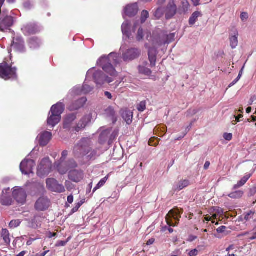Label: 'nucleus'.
I'll return each mask as SVG.
<instances>
[{"instance_id":"4468645a","label":"nucleus","mask_w":256,"mask_h":256,"mask_svg":"<svg viewBox=\"0 0 256 256\" xmlns=\"http://www.w3.org/2000/svg\"><path fill=\"white\" fill-rule=\"evenodd\" d=\"M180 212L178 210H173L170 211L166 217V221L170 226H175L177 221L179 220Z\"/></svg>"},{"instance_id":"b1692460","label":"nucleus","mask_w":256,"mask_h":256,"mask_svg":"<svg viewBox=\"0 0 256 256\" xmlns=\"http://www.w3.org/2000/svg\"><path fill=\"white\" fill-rule=\"evenodd\" d=\"M22 30L26 35L34 34L40 31L39 28L34 24H28L24 25Z\"/></svg>"},{"instance_id":"0eeeda50","label":"nucleus","mask_w":256,"mask_h":256,"mask_svg":"<svg viewBox=\"0 0 256 256\" xmlns=\"http://www.w3.org/2000/svg\"><path fill=\"white\" fill-rule=\"evenodd\" d=\"M52 162L48 158H43L38 166L37 174L41 178H44L47 176L51 172Z\"/></svg>"},{"instance_id":"4d7b16f0","label":"nucleus","mask_w":256,"mask_h":256,"mask_svg":"<svg viewBox=\"0 0 256 256\" xmlns=\"http://www.w3.org/2000/svg\"><path fill=\"white\" fill-rule=\"evenodd\" d=\"M33 4L30 2H26L24 4V7L26 9H30Z\"/></svg>"},{"instance_id":"49530a36","label":"nucleus","mask_w":256,"mask_h":256,"mask_svg":"<svg viewBox=\"0 0 256 256\" xmlns=\"http://www.w3.org/2000/svg\"><path fill=\"white\" fill-rule=\"evenodd\" d=\"M84 200H82L78 203L76 204L75 206L72 210V213L74 214L76 212L80 206L84 202Z\"/></svg>"},{"instance_id":"f03ea898","label":"nucleus","mask_w":256,"mask_h":256,"mask_svg":"<svg viewBox=\"0 0 256 256\" xmlns=\"http://www.w3.org/2000/svg\"><path fill=\"white\" fill-rule=\"evenodd\" d=\"M174 37L175 34L174 33L168 34L163 32L158 33V36L154 35L153 36H150L152 46H148V44H146V46L148 48V58L152 67L156 65V49L163 45L168 44L174 40Z\"/></svg>"},{"instance_id":"6e6d98bb","label":"nucleus","mask_w":256,"mask_h":256,"mask_svg":"<svg viewBox=\"0 0 256 256\" xmlns=\"http://www.w3.org/2000/svg\"><path fill=\"white\" fill-rule=\"evenodd\" d=\"M67 243V241H58L56 244V246H64Z\"/></svg>"},{"instance_id":"f3484780","label":"nucleus","mask_w":256,"mask_h":256,"mask_svg":"<svg viewBox=\"0 0 256 256\" xmlns=\"http://www.w3.org/2000/svg\"><path fill=\"white\" fill-rule=\"evenodd\" d=\"M164 8V14L166 19L172 18L176 14L177 6L174 4V0H170L167 6Z\"/></svg>"},{"instance_id":"e2e57ef3","label":"nucleus","mask_w":256,"mask_h":256,"mask_svg":"<svg viewBox=\"0 0 256 256\" xmlns=\"http://www.w3.org/2000/svg\"><path fill=\"white\" fill-rule=\"evenodd\" d=\"M68 202L70 203V204H72L74 202V196L72 195H70L69 196H68Z\"/></svg>"},{"instance_id":"6ab92c4d","label":"nucleus","mask_w":256,"mask_h":256,"mask_svg":"<svg viewBox=\"0 0 256 256\" xmlns=\"http://www.w3.org/2000/svg\"><path fill=\"white\" fill-rule=\"evenodd\" d=\"M76 119V115L74 114L67 116L64 122V128L71 130L72 132L76 131L75 127L76 124L74 122Z\"/></svg>"},{"instance_id":"7c9ffc66","label":"nucleus","mask_w":256,"mask_h":256,"mask_svg":"<svg viewBox=\"0 0 256 256\" xmlns=\"http://www.w3.org/2000/svg\"><path fill=\"white\" fill-rule=\"evenodd\" d=\"M251 176L250 174H246L237 184L234 186V189H236L244 186Z\"/></svg>"},{"instance_id":"a18cd8bd","label":"nucleus","mask_w":256,"mask_h":256,"mask_svg":"<svg viewBox=\"0 0 256 256\" xmlns=\"http://www.w3.org/2000/svg\"><path fill=\"white\" fill-rule=\"evenodd\" d=\"M20 224L21 221L20 220H12L10 222L9 226L10 228H14L18 227Z\"/></svg>"},{"instance_id":"37998d69","label":"nucleus","mask_w":256,"mask_h":256,"mask_svg":"<svg viewBox=\"0 0 256 256\" xmlns=\"http://www.w3.org/2000/svg\"><path fill=\"white\" fill-rule=\"evenodd\" d=\"M114 108L111 106H109L104 110V114L108 117H112V118H114Z\"/></svg>"},{"instance_id":"423d86ee","label":"nucleus","mask_w":256,"mask_h":256,"mask_svg":"<svg viewBox=\"0 0 256 256\" xmlns=\"http://www.w3.org/2000/svg\"><path fill=\"white\" fill-rule=\"evenodd\" d=\"M0 77L5 80L16 78V68L12 67L6 62L0 64Z\"/></svg>"},{"instance_id":"69168bd1","label":"nucleus","mask_w":256,"mask_h":256,"mask_svg":"<svg viewBox=\"0 0 256 256\" xmlns=\"http://www.w3.org/2000/svg\"><path fill=\"white\" fill-rule=\"evenodd\" d=\"M37 239H38V238H30V240L27 242H26V244H27L28 246H30V245H31V244H32V242H34V241H35L36 240H37Z\"/></svg>"},{"instance_id":"c756f323","label":"nucleus","mask_w":256,"mask_h":256,"mask_svg":"<svg viewBox=\"0 0 256 256\" xmlns=\"http://www.w3.org/2000/svg\"><path fill=\"white\" fill-rule=\"evenodd\" d=\"M1 236L6 246L9 245L10 242V239L8 230L6 229L2 228L1 231Z\"/></svg>"},{"instance_id":"bf43d9fd","label":"nucleus","mask_w":256,"mask_h":256,"mask_svg":"<svg viewBox=\"0 0 256 256\" xmlns=\"http://www.w3.org/2000/svg\"><path fill=\"white\" fill-rule=\"evenodd\" d=\"M104 96L109 100H112V94L108 92H105L104 93Z\"/></svg>"},{"instance_id":"5fc2aeb1","label":"nucleus","mask_w":256,"mask_h":256,"mask_svg":"<svg viewBox=\"0 0 256 256\" xmlns=\"http://www.w3.org/2000/svg\"><path fill=\"white\" fill-rule=\"evenodd\" d=\"M224 138L226 140H230L232 138V134L225 133L224 134Z\"/></svg>"},{"instance_id":"dca6fc26","label":"nucleus","mask_w":256,"mask_h":256,"mask_svg":"<svg viewBox=\"0 0 256 256\" xmlns=\"http://www.w3.org/2000/svg\"><path fill=\"white\" fill-rule=\"evenodd\" d=\"M11 48L12 49H13L16 52H24L26 47L23 38L19 36L14 38Z\"/></svg>"},{"instance_id":"c9c22d12","label":"nucleus","mask_w":256,"mask_h":256,"mask_svg":"<svg viewBox=\"0 0 256 256\" xmlns=\"http://www.w3.org/2000/svg\"><path fill=\"white\" fill-rule=\"evenodd\" d=\"M116 136L117 134L116 132H113L110 136H108V141L107 144H105L104 150H107L108 148L110 145L113 142V140L116 138Z\"/></svg>"},{"instance_id":"6e6552de","label":"nucleus","mask_w":256,"mask_h":256,"mask_svg":"<svg viewBox=\"0 0 256 256\" xmlns=\"http://www.w3.org/2000/svg\"><path fill=\"white\" fill-rule=\"evenodd\" d=\"M126 48L124 46H122L120 48V54L122 53V57L120 56V54L116 53L117 54L119 55L120 58V63L122 62V58L123 59L124 61L128 62L136 58L140 54V51L136 48L128 49L124 52Z\"/></svg>"},{"instance_id":"58836bf2","label":"nucleus","mask_w":256,"mask_h":256,"mask_svg":"<svg viewBox=\"0 0 256 256\" xmlns=\"http://www.w3.org/2000/svg\"><path fill=\"white\" fill-rule=\"evenodd\" d=\"M88 80H86V78L84 84L82 86V92L84 94H88L93 90V87L90 86L87 84V82Z\"/></svg>"},{"instance_id":"09e8293b","label":"nucleus","mask_w":256,"mask_h":256,"mask_svg":"<svg viewBox=\"0 0 256 256\" xmlns=\"http://www.w3.org/2000/svg\"><path fill=\"white\" fill-rule=\"evenodd\" d=\"M137 109L139 112H142L146 109V102H141L137 106Z\"/></svg>"},{"instance_id":"39448f33","label":"nucleus","mask_w":256,"mask_h":256,"mask_svg":"<svg viewBox=\"0 0 256 256\" xmlns=\"http://www.w3.org/2000/svg\"><path fill=\"white\" fill-rule=\"evenodd\" d=\"M90 142L88 138H82L74 148V154L75 156L80 158L87 155L90 151Z\"/></svg>"},{"instance_id":"ea45409f","label":"nucleus","mask_w":256,"mask_h":256,"mask_svg":"<svg viewBox=\"0 0 256 256\" xmlns=\"http://www.w3.org/2000/svg\"><path fill=\"white\" fill-rule=\"evenodd\" d=\"M244 192L242 190H238L232 192L228 194V196L232 198H239L242 197Z\"/></svg>"},{"instance_id":"aec40b11","label":"nucleus","mask_w":256,"mask_h":256,"mask_svg":"<svg viewBox=\"0 0 256 256\" xmlns=\"http://www.w3.org/2000/svg\"><path fill=\"white\" fill-rule=\"evenodd\" d=\"M52 138V134L50 132L44 131L41 132L37 136V140L41 146H46L50 142Z\"/></svg>"},{"instance_id":"e433bc0d","label":"nucleus","mask_w":256,"mask_h":256,"mask_svg":"<svg viewBox=\"0 0 256 256\" xmlns=\"http://www.w3.org/2000/svg\"><path fill=\"white\" fill-rule=\"evenodd\" d=\"M164 14V8L160 6L158 8L154 13V16L156 19L162 18Z\"/></svg>"},{"instance_id":"4be33fe9","label":"nucleus","mask_w":256,"mask_h":256,"mask_svg":"<svg viewBox=\"0 0 256 256\" xmlns=\"http://www.w3.org/2000/svg\"><path fill=\"white\" fill-rule=\"evenodd\" d=\"M84 174L81 170H72L68 172V178L74 182H80L84 178Z\"/></svg>"},{"instance_id":"052dcab7","label":"nucleus","mask_w":256,"mask_h":256,"mask_svg":"<svg viewBox=\"0 0 256 256\" xmlns=\"http://www.w3.org/2000/svg\"><path fill=\"white\" fill-rule=\"evenodd\" d=\"M196 238H197V236H192V235H190L189 236L188 240V242H192L194 241L195 240H196Z\"/></svg>"},{"instance_id":"774afa93","label":"nucleus","mask_w":256,"mask_h":256,"mask_svg":"<svg viewBox=\"0 0 256 256\" xmlns=\"http://www.w3.org/2000/svg\"><path fill=\"white\" fill-rule=\"evenodd\" d=\"M250 192L252 194H254L256 193V185L254 188H251Z\"/></svg>"},{"instance_id":"8fccbe9b","label":"nucleus","mask_w":256,"mask_h":256,"mask_svg":"<svg viewBox=\"0 0 256 256\" xmlns=\"http://www.w3.org/2000/svg\"><path fill=\"white\" fill-rule=\"evenodd\" d=\"M244 68V66L242 67V68L240 72V73H239L238 77L236 78V79L229 85V87L232 86L235 84L241 78V76H242V70H243Z\"/></svg>"},{"instance_id":"864d4df0","label":"nucleus","mask_w":256,"mask_h":256,"mask_svg":"<svg viewBox=\"0 0 256 256\" xmlns=\"http://www.w3.org/2000/svg\"><path fill=\"white\" fill-rule=\"evenodd\" d=\"M198 254V250L196 249L191 250L188 254V256H197Z\"/></svg>"},{"instance_id":"79ce46f5","label":"nucleus","mask_w":256,"mask_h":256,"mask_svg":"<svg viewBox=\"0 0 256 256\" xmlns=\"http://www.w3.org/2000/svg\"><path fill=\"white\" fill-rule=\"evenodd\" d=\"M138 70L140 73L148 76L151 74L150 70L144 66H138Z\"/></svg>"},{"instance_id":"f704fd0d","label":"nucleus","mask_w":256,"mask_h":256,"mask_svg":"<svg viewBox=\"0 0 256 256\" xmlns=\"http://www.w3.org/2000/svg\"><path fill=\"white\" fill-rule=\"evenodd\" d=\"M70 94L72 96H78L84 94L82 92V86H76L74 87L70 91Z\"/></svg>"},{"instance_id":"9b49d317","label":"nucleus","mask_w":256,"mask_h":256,"mask_svg":"<svg viewBox=\"0 0 256 256\" xmlns=\"http://www.w3.org/2000/svg\"><path fill=\"white\" fill-rule=\"evenodd\" d=\"M94 116H93V114L92 113L88 114L84 116L79 122L76 124L75 127L76 132H78L84 129L86 126L92 122L94 119Z\"/></svg>"},{"instance_id":"338daca9","label":"nucleus","mask_w":256,"mask_h":256,"mask_svg":"<svg viewBox=\"0 0 256 256\" xmlns=\"http://www.w3.org/2000/svg\"><path fill=\"white\" fill-rule=\"evenodd\" d=\"M255 239H256V232L254 233L252 236L249 237V240H252Z\"/></svg>"},{"instance_id":"bb28decb","label":"nucleus","mask_w":256,"mask_h":256,"mask_svg":"<svg viewBox=\"0 0 256 256\" xmlns=\"http://www.w3.org/2000/svg\"><path fill=\"white\" fill-rule=\"evenodd\" d=\"M190 184V182L188 180H181L176 183L174 186V189L175 190L180 191L183 188L187 187Z\"/></svg>"},{"instance_id":"2f4dec72","label":"nucleus","mask_w":256,"mask_h":256,"mask_svg":"<svg viewBox=\"0 0 256 256\" xmlns=\"http://www.w3.org/2000/svg\"><path fill=\"white\" fill-rule=\"evenodd\" d=\"M202 16L201 12L198 11L194 12L189 19V24L192 26L197 21L198 18Z\"/></svg>"},{"instance_id":"f8f14e48","label":"nucleus","mask_w":256,"mask_h":256,"mask_svg":"<svg viewBox=\"0 0 256 256\" xmlns=\"http://www.w3.org/2000/svg\"><path fill=\"white\" fill-rule=\"evenodd\" d=\"M46 184L47 188L52 192L62 193L65 191V188L63 185L60 184L54 178H47Z\"/></svg>"},{"instance_id":"ddd939ff","label":"nucleus","mask_w":256,"mask_h":256,"mask_svg":"<svg viewBox=\"0 0 256 256\" xmlns=\"http://www.w3.org/2000/svg\"><path fill=\"white\" fill-rule=\"evenodd\" d=\"M36 166V163L32 160H24L20 164V170L22 172L26 175L33 174V168Z\"/></svg>"},{"instance_id":"680f3d73","label":"nucleus","mask_w":256,"mask_h":256,"mask_svg":"<svg viewBox=\"0 0 256 256\" xmlns=\"http://www.w3.org/2000/svg\"><path fill=\"white\" fill-rule=\"evenodd\" d=\"M48 252L49 250H46L42 253H38L32 256H45Z\"/></svg>"},{"instance_id":"1a4fd4ad","label":"nucleus","mask_w":256,"mask_h":256,"mask_svg":"<svg viewBox=\"0 0 256 256\" xmlns=\"http://www.w3.org/2000/svg\"><path fill=\"white\" fill-rule=\"evenodd\" d=\"M77 166V163L73 159H70L66 162H58L55 163V166L61 174H65L69 170L76 168Z\"/></svg>"},{"instance_id":"9d476101","label":"nucleus","mask_w":256,"mask_h":256,"mask_svg":"<svg viewBox=\"0 0 256 256\" xmlns=\"http://www.w3.org/2000/svg\"><path fill=\"white\" fill-rule=\"evenodd\" d=\"M210 214L204 216V222L205 221H211L212 224L216 225H218V222H215L214 220H216L218 218L221 217L224 214V210L222 208L219 207H212L208 212Z\"/></svg>"},{"instance_id":"a211bd4d","label":"nucleus","mask_w":256,"mask_h":256,"mask_svg":"<svg viewBox=\"0 0 256 256\" xmlns=\"http://www.w3.org/2000/svg\"><path fill=\"white\" fill-rule=\"evenodd\" d=\"M10 190L9 188H4L2 192L0 200V203L4 206H8L12 204V200L10 195Z\"/></svg>"},{"instance_id":"5701e85b","label":"nucleus","mask_w":256,"mask_h":256,"mask_svg":"<svg viewBox=\"0 0 256 256\" xmlns=\"http://www.w3.org/2000/svg\"><path fill=\"white\" fill-rule=\"evenodd\" d=\"M49 200L44 197L40 198L35 204L36 208L40 211H44L48 208L50 206Z\"/></svg>"},{"instance_id":"cd10ccee","label":"nucleus","mask_w":256,"mask_h":256,"mask_svg":"<svg viewBox=\"0 0 256 256\" xmlns=\"http://www.w3.org/2000/svg\"><path fill=\"white\" fill-rule=\"evenodd\" d=\"M122 117L127 124H130L132 122L133 117L132 112L130 110H125L122 112Z\"/></svg>"},{"instance_id":"de8ad7c7","label":"nucleus","mask_w":256,"mask_h":256,"mask_svg":"<svg viewBox=\"0 0 256 256\" xmlns=\"http://www.w3.org/2000/svg\"><path fill=\"white\" fill-rule=\"evenodd\" d=\"M144 36V32L142 28H140L138 31L136 38L138 41H140L143 39Z\"/></svg>"},{"instance_id":"a19ab883","label":"nucleus","mask_w":256,"mask_h":256,"mask_svg":"<svg viewBox=\"0 0 256 256\" xmlns=\"http://www.w3.org/2000/svg\"><path fill=\"white\" fill-rule=\"evenodd\" d=\"M108 179V176H105L103 178H102L99 182L97 184L96 186L93 190V192H94L97 190L102 188Z\"/></svg>"},{"instance_id":"20e7f679","label":"nucleus","mask_w":256,"mask_h":256,"mask_svg":"<svg viewBox=\"0 0 256 256\" xmlns=\"http://www.w3.org/2000/svg\"><path fill=\"white\" fill-rule=\"evenodd\" d=\"M64 110V105L62 102H58L52 106L47 119L48 126L54 128L58 124L61 120V114Z\"/></svg>"},{"instance_id":"f257e3e1","label":"nucleus","mask_w":256,"mask_h":256,"mask_svg":"<svg viewBox=\"0 0 256 256\" xmlns=\"http://www.w3.org/2000/svg\"><path fill=\"white\" fill-rule=\"evenodd\" d=\"M120 58L116 52H111L108 56H102L97 61V65L100 66L104 71L110 75L106 76L100 70L94 68L90 69L86 74V80L92 78L98 86H102L106 82L110 83L117 76V72L114 67L120 64Z\"/></svg>"},{"instance_id":"72a5a7b5","label":"nucleus","mask_w":256,"mask_h":256,"mask_svg":"<svg viewBox=\"0 0 256 256\" xmlns=\"http://www.w3.org/2000/svg\"><path fill=\"white\" fill-rule=\"evenodd\" d=\"M238 32H235L234 36H232L230 37V46L232 49L235 48L238 44Z\"/></svg>"},{"instance_id":"603ef678","label":"nucleus","mask_w":256,"mask_h":256,"mask_svg":"<svg viewBox=\"0 0 256 256\" xmlns=\"http://www.w3.org/2000/svg\"><path fill=\"white\" fill-rule=\"evenodd\" d=\"M68 155V152L67 150H64L62 154V157L58 162H66L65 160Z\"/></svg>"},{"instance_id":"473e14b6","label":"nucleus","mask_w":256,"mask_h":256,"mask_svg":"<svg viewBox=\"0 0 256 256\" xmlns=\"http://www.w3.org/2000/svg\"><path fill=\"white\" fill-rule=\"evenodd\" d=\"M42 218L36 216L32 220L30 226L34 228H36L40 226Z\"/></svg>"},{"instance_id":"c85d7f7f","label":"nucleus","mask_w":256,"mask_h":256,"mask_svg":"<svg viewBox=\"0 0 256 256\" xmlns=\"http://www.w3.org/2000/svg\"><path fill=\"white\" fill-rule=\"evenodd\" d=\"M41 44V40L36 37H32L30 40L29 45L32 49L38 48L40 46Z\"/></svg>"},{"instance_id":"3c124183","label":"nucleus","mask_w":256,"mask_h":256,"mask_svg":"<svg viewBox=\"0 0 256 256\" xmlns=\"http://www.w3.org/2000/svg\"><path fill=\"white\" fill-rule=\"evenodd\" d=\"M248 18V15L247 12H242L240 14V19L242 22H246Z\"/></svg>"},{"instance_id":"0e129e2a","label":"nucleus","mask_w":256,"mask_h":256,"mask_svg":"<svg viewBox=\"0 0 256 256\" xmlns=\"http://www.w3.org/2000/svg\"><path fill=\"white\" fill-rule=\"evenodd\" d=\"M256 100V95H254L252 96L250 100V102H249V104L251 105Z\"/></svg>"},{"instance_id":"412c9836","label":"nucleus","mask_w":256,"mask_h":256,"mask_svg":"<svg viewBox=\"0 0 256 256\" xmlns=\"http://www.w3.org/2000/svg\"><path fill=\"white\" fill-rule=\"evenodd\" d=\"M13 24V18L10 16H6L0 18V31L8 30Z\"/></svg>"},{"instance_id":"a878e982","label":"nucleus","mask_w":256,"mask_h":256,"mask_svg":"<svg viewBox=\"0 0 256 256\" xmlns=\"http://www.w3.org/2000/svg\"><path fill=\"white\" fill-rule=\"evenodd\" d=\"M87 101L86 97H82L77 100L72 106H70L69 109L70 110H78L82 107Z\"/></svg>"},{"instance_id":"2eb2a0df","label":"nucleus","mask_w":256,"mask_h":256,"mask_svg":"<svg viewBox=\"0 0 256 256\" xmlns=\"http://www.w3.org/2000/svg\"><path fill=\"white\" fill-rule=\"evenodd\" d=\"M12 196L18 202L22 204L24 203L26 198L25 190L18 186H16L13 188Z\"/></svg>"},{"instance_id":"393cba45","label":"nucleus","mask_w":256,"mask_h":256,"mask_svg":"<svg viewBox=\"0 0 256 256\" xmlns=\"http://www.w3.org/2000/svg\"><path fill=\"white\" fill-rule=\"evenodd\" d=\"M110 130L109 129L104 130L100 134L99 139H98V143L102 146V152L105 151L104 147L105 144H107L108 141V136L110 135Z\"/></svg>"},{"instance_id":"13d9d810","label":"nucleus","mask_w":256,"mask_h":256,"mask_svg":"<svg viewBox=\"0 0 256 256\" xmlns=\"http://www.w3.org/2000/svg\"><path fill=\"white\" fill-rule=\"evenodd\" d=\"M226 227L225 226H221L219 227L217 230L216 231L218 233H222L224 232L225 230H226Z\"/></svg>"},{"instance_id":"7ed1b4c3","label":"nucleus","mask_w":256,"mask_h":256,"mask_svg":"<svg viewBox=\"0 0 256 256\" xmlns=\"http://www.w3.org/2000/svg\"><path fill=\"white\" fill-rule=\"evenodd\" d=\"M138 10V6L136 3L127 5L124 9L122 14L124 22L122 25V31L124 38H130L132 35V30L130 29V22L126 20V16L133 17L135 16Z\"/></svg>"},{"instance_id":"c03bdc74","label":"nucleus","mask_w":256,"mask_h":256,"mask_svg":"<svg viewBox=\"0 0 256 256\" xmlns=\"http://www.w3.org/2000/svg\"><path fill=\"white\" fill-rule=\"evenodd\" d=\"M149 16L148 12L146 10L142 11L140 15V23L144 24Z\"/></svg>"},{"instance_id":"4c0bfd02","label":"nucleus","mask_w":256,"mask_h":256,"mask_svg":"<svg viewBox=\"0 0 256 256\" xmlns=\"http://www.w3.org/2000/svg\"><path fill=\"white\" fill-rule=\"evenodd\" d=\"M254 212L252 210L246 213L241 216L242 221L247 222L253 218Z\"/></svg>"}]
</instances>
